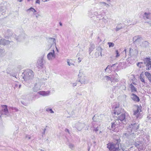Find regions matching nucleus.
I'll return each instance as SVG.
<instances>
[{
  "mask_svg": "<svg viewBox=\"0 0 151 151\" xmlns=\"http://www.w3.org/2000/svg\"><path fill=\"white\" fill-rule=\"evenodd\" d=\"M23 78L24 80L28 83L34 78V73L32 70L30 69H27L24 72Z\"/></svg>",
  "mask_w": 151,
  "mask_h": 151,
  "instance_id": "1",
  "label": "nucleus"
},
{
  "mask_svg": "<svg viewBox=\"0 0 151 151\" xmlns=\"http://www.w3.org/2000/svg\"><path fill=\"white\" fill-rule=\"evenodd\" d=\"M139 127V124L137 123L131 124L129 125L127 129L129 133L128 135L133 137L134 135V132L137 131Z\"/></svg>",
  "mask_w": 151,
  "mask_h": 151,
  "instance_id": "2",
  "label": "nucleus"
},
{
  "mask_svg": "<svg viewBox=\"0 0 151 151\" xmlns=\"http://www.w3.org/2000/svg\"><path fill=\"white\" fill-rule=\"evenodd\" d=\"M129 118H130V117L127 113H126L121 114L116 120L119 121L121 122V125H122V124H125L126 122L127 119Z\"/></svg>",
  "mask_w": 151,
  "mask_h": 151,
  "instance_id": "3",
  "label": "nucleus"
},
{
  "mask_svg": "<svg viewBox=\"0 0 151 151\" xmlns=\"http://www.w3.org/2000/svg\"><path fill=\"white\" fill-rule=\"evenodd\" d=\"M120 126H122L121 125V122L118 120L116 119L114 120L111 123V127L110 129L115 132H117V129Z\"/></svg>",
  "mask_w": 151,
  "mask_h": 151,
  "instance_id": "4",
  "label": "nucleus"
},
{
  "mask_svg": "<svg viewBox=\"0 0 151 151\" xmlns=\"http://www.w3.org/2000/svg\"><path fill=\"white\" fill-rule=\"evenodd\" d=\"M107 148L111 151H119V144L117 142L116 144L113 143H109L107 144Z\"/></svg>",
  "mask_w": 151,
  "mask_h": 151,
  "instance_id": "5",
  "label": "nucleus"
},
{
  "mask_svg": "<svg viewBox=\"0 0 151 151\" xmlns=\"http://www.w3.org/2000/svg\"><path fill=\"white\" fill-rule=\"evenodd\" d=\"M124 64V63H121L120 62L118 65L117 64H113L112 65H108L106 68L105 69V71L106 72L108 73H110L112 71V67H113L116 66L117 68H119L120 67L122 66V65Z\"/></svg>",
  "mask_w": 151,
  "mask_h": 151,
  "instance_id": "6",
  "label": "nucleus"
},
{
  "mask_svg": "<svg viewBox=\"0 0 151 151\" xmlns=\"http://www.w3.org/2000/svg\"><path fill=\"white\" fill-rule=\"evenodd\" d=\"M144 63L146 65L147 70H151V61L149 58H147L144 60Z\"/></svg>",
  "mask_w": 151,
  "mask_h": 151,
  "instance_id": "7",
  "label": "nucleus"
},
{
  "mask_svg": "<svg viewBox=\"0 0 151 151\" xmlns=\"http://www.w3.org/2000/svg\"><path fill=\"white\" fill-rule=\"evenodd\" d=\"M119 104L116 105V103H114L112 105L113 108H114V110L113 111V112L115 115H117L119 114L121 112V109L119 108Z\"/></svg>",
  "mask_w": 151,
  "mask_h": 151,
  "instance_id": "8",
  "label": "nucleus"
},
{
  "mask_svg": "<svg viewBox=\"0 0 151 151\" xmlns=\"http://www.w3.org/2000/svg\"><path fill=\"white\" fill-rule=\"evenodd\" d=\"M135 107L137 109L134 111L133 115L137 118L139 117L140 112L141 111V110L140 107H139L138 105H136Z\"/></svg>",
  "mask_w": 151,
  "mask_h": 151,
  "instance_id": "9",
  "label": "nucleus"
},
{
  "mask_svg": "<svg viewBox=\"0 0 151 151\" xmlns=\"http://www.w3.org/2000/svg\"><path fill=\"white\" fill-rule=\"evenodd\" d=\"M55 51L53 50L52 52H50L47 55V58L49 60H51L55 58Z\"/></svg>",
  "mask_w": 151,
  "mask_h": 151,
  "instance_id": "10",
  "label": "nucleus"
},
{
  "mask_svg": "<svg viewBox=\"0 0 151 151\" xmlns=\"http://www.w3.org/2000/svg\"><path fill=\"white\" fill-rule=\"evenodd\" d=\"M78 82L81 83V84H85V76L82 73L79 72L78 74Z\"/></svg>",
  "mask_w": 151,
  "mask_h": 151,
  "instance_id": "11",
  "label": "nucleus"
},
{
  "mask_svg": "<svg viewBox=\"0 0 151 151\" xmlns=\"http://www.w3.org/2000/svg\"><path fill=\"white\" fill-rule=\"evenodd\" d=\"M143 17L144 19L145 20L148 19V22H150V24H151V13L145 12L143 15Z\"/></svg>",
  "mask_w": 151,
  "mask_h": 151,
  "instance_id": "12",
  "label": "nucleus"
},
{
  "mask_svg": "<svg viewBox=\"0 0 151 151\" xmlns=\"http://www.w3.org/2000/svg\"><path fill=\"white\" fill-rule=\"evenodd\" d=\"M42 83L40 82H37L35 84V86L33 88L34 91L36 92L40 90L41 88Z\"/></svg>",
  "mask_w": 151,
  "mask_h": 151,
  "instance_id": "13",
  "label": "nucleus"
},
{
  "mask_svg": "<svg viewBox=\"0 0 151 151\" xmlns=\"http://www.w3.org/2000/svg\"><path fill=\"white\" fill-rule=\"evenodd\" d=\"M2 107L3 108V109L1 111V114H5L6 115L8 113V111L7 108V106L5 105H2Z\"/></svg>",
  "mask_w": 151,
  "mask_h": 151,
  "instance_id": "14",
  "label": "nucleus"
},
{
  "mask_svg": "<svg viewBox=\"0 0 151 151\" xmlns=\"http://www.w3.org/2000/svg\"><path fill=\"white\" fill-rule=\"evenodd\" d=\"M97 51L95 53L96 57H98L100 55L101 57L102 56V51L103 49L100 47H98L96 49Z\"/></svg>",
  "mask_w": 151,
  "mask_h": 151,
  "instance_id": "15",
  "label": "nucleus"
},
{
  "mask_svg": "<svg viewBox=\"0 0 151 151\" xmlns=\"http://www.w3.org/2000/svg\"><path fill=\"white\" fill-rule=\"evenodd\" d=\"M50 91H40L38 92L39 94L43 96H47L50 94Z\"/></svg>",
  "mask_w": 151,
  "mask_h": 151,
  "instance_id": "16",
  "label": "nucleus"
},
{
  "mask_svg": "<svg viewBox=\"0 0 151 151\" xmlns=\"http://www.w3.org/2000/svg\"><path fill=\"white\" fill-rule=\"evenodd\" d=\"M131 98L134 101L138 102L140 101L139 97L134 93L131 94Z\"/></svg>",
  "mask_w": 151,
  "mask_h": 151,
  "instance_id": "17",
  "label": "nucleus"
},
{
  "mask_svg": "<svg viewBox=\"0 0 151 151\" xmlns=\"http://www.w3.org/2000/svg\"><path fill=\"white\" fill-rule=\"evenodd\" d=\"M43 58H41L38 60L37 61V67L39 68H42L43 67Z\"/></svg>",
  "mask_w": 151,
  "mask_h": 151,
  "instance_id": "18",
  "label": "nucleus"
},
{
  "mask_svg": "<svg viewBox=\"0 0 151 151\" xmlns=\"http://www.w3.org/2000/svg\"><path fill=\"white\" fill-rule=\"evenodd\" d=\"M96 10H97V11H96L95 12H93V15H95L96 16L97 15H101L102 13H103L102 12L103 11V10L102 8L99 9H96Z\"/></svg>",
  "mask_w": 151,
  "mask_h": 151,
  "instance_id": "19",
  "label": "nucleus"
},
{
  "mask_svg": "<svg viewBox=\"0 0 151 151\" xmlns=\"http://www.w3.org/2000/svg\"><path fill=\"white\" fill-rule=\"evenodd\" d=\"M10 42L8 40H6L4 39H1L0 40V45H8Z\"/></svg>",
  "mask_w": 151,
  "mask_h": 151,
  "instance_id": "20",
  "label": "nucleus"
},
{
  "mask_svg": "<svg viewBox=\"0 0 151 151\" xmlns=\"http://www.w3.org/2000/svg\"><path fill=\"white\" fill-rule=\"evenodd\" d=\"M105 76L104 77V79L105 81H112V78H113V77L110 76Z\"/></svg>",
  "mask_w": 151,
  "mask_h": 151,
  "instance_id": "21",
  "label": "nucleus"
},
{
  "mask_svg": "<svg viewBox=\"0 0 151 151\" xmlns=\"http://www.w3.org/2000/svg\"><path fill=\"white\" fill-rule=\"evenodd\" d=\"M145 75L148 80L150 83H151V75L148 72H145Z\"/></svg>",
  "mask_w": 151,
  "mask_h": 151,
  "instance_id": "22",
  "label": "nucleus"
},
{
  "mask_svg": "<svg viewBox=\"0 0 151 151\" xmlns=\"http://www.w3.org/2000/svg\"><path fill=\"white\" fill-rule=\"evenodd\" d=\"M129 87L131 88L132 92H135L137 91V89L134 87L132 84H131L129 85Z\"/></svg>",
  "mask_w": 151,
  "mask_h": 151,
  "instance_id": "23",
  "label": "nucleus"
},
{
  "mask_svg": "<svg viewBox=\"0 0 151 151\" xmlns=\"http://www.w3.org/2000/svg\"><path fill=\"white\" fill-rule=\"evenodd\" d=\"M78 125L79 127H78L77 129L78 131H81V129L84 126V124L83 123H79L78 124Z\"/></svg>",
  "mask_w": 151,
  "mask_h": 151,
  "instance_id": "24",
  "label": "nucleus"
},
{
  "mask_svg": "<svg viewBox=\"0 0 151 151\" xmlns=\"http://www.w3.org/2000/svg\"><path fill=\"white\" fill-rule=\"evenodd\" d=\"M114 76L115 77V78H114L113 77V78H112V80H113L114 81L116 82H117L119 81V76H118V75L117 74V73H115Z\"/></svg>",
  "mask_w": 151,
  "mask_h": 151,
  "instance_id": "25",
  "label": "nucleus"
},
{
  "mask_svg": "<svg viewBox=\"0 0 151 151\" xmlns=\"http://www.w3.org/2000/svg\"><path fill=\"white\" fill-rule=\"evenodd\" d=\"M124 26L122 24H119V25L117 26L115 29L116 31H118L120 29H122Z\"/></svg>",
  "mask_w": 151,
  "mask_h": 151,
  "instance_id": "26",
  "label": "nucleus"
},
{
  "mask_svg": "<svg viewBox=\"0 0 151 151\" xmlns=\"http://www.w3.org/2000/svg\"><path fill=\"white\" fill-rule=\"evenodd\" d=\"M30 11L33 12V14L35 15V12H36V11L35 9L32 7H31L30 8L28 9L27 10V12H29Z\"/></svg>",
  "mask_w": 151,
  "mask_h": 151,
  "instance_id": "27",
  "label": "nucleus"
},
{
  "mask_svg": "<svg viewBox=\"0 0 151 151\" xmlns=\"http://www.w3.org/2000/svg\"><path fill=\"white\" fill-rule=\"evenodd\" d=\"M134 39H135L134 42H139L140 40H141L142 38L140 37L139 36H135L134 38Z\"/></svg>",
  "mask_w": 151,
  "mask_h": 151,
  "instance_id": "28",
  "label": "nucleus"
},
{
  "mask_svg": "<svg viewBox=\"0 0 151 151\" xmlns=\"http://www.w3.org/2000/svg\"><path fill=\"white\" fill-rule=\"evenodd\" d=\"M95 46L94 45H91L90 47L89 48V54H90L91 52H92L93 50L94 49Z\"/></svg>",
  "mask_w": 151,
  "mask_h": 151,
  "instance_id": "29",
  "label": "nucleus"
},
{
  "mask_svg": "<svg viewBox=\"0 0 151 151\" xmlns=\"http://www.w3.org/2000/svg\"><path fill=\"white\" fill-rule=\"evenodd\" d=\"M68 64L69 66L74 65V64H73L71 60L67 59V61Z\"/></svg>",
  "mask_w": 151,
  "mask_h": 151,
  "instance_id": "30",
  "label": "nucleus"
},
{
  "mask_svg": "<svg viewBox=\"0 0 151 151\" xmlns=\"http://www.w3.org/2000/svg\"><path fill=\"white\" fill-rule=\"evenodd\" d=\"M143 74H141L140 75V76L139 77V79L141 80V81L144 83H145V79L144 77L143 76Z\"/></svg>",
  "mask_w": 151,
  "mask_h": 151,
  "instance_id": "31",
  "label": "nucleus"
},
{
  "mask_svg": "<svg viewBox=\"0 0 151 151\" xmlns=\"http://www.w3.org/2000/svg\"><path fill=\"white\" fill-rule=\"evenodd\" d=\"M137 65L138 67L141 68L144 66V64L143 62H140L138 63L137 64Z\"/></svg>",
  "mask_w": 151,
  "mask_h": 151,
  "instance_id": "32",
  "label": "nucleus"
},
{
  "mask_svg": "<svg viewBox=\"0 0 151 151\" xmlns=\"http://www.w3.org/2000/svg\"><path fill=\"white\" fill-rule=\"evenodd\" d=\"M46 110L48 112H49L53 114L54 113V112L52 110V109L49 108H46Z\"/></svg>",
  "mask_w": 151,
  "mask_h": 151,
  "instance_id": "33",
  "label": "nucleus"
},
{
  "mask_svg": "<svg viewBox=\"0 0 151 151\" xmlns=\"http://www.w3.org/2000/svg\"><path fill=\"white\" fill-rule=\"evenodd\" d=\"M107 44L109 45V47H112L114 46V44L111 42H108Z\"/></svg>",
  "mask_w": 151,
  "mask_h": 151,
  "instance_id": "34",
  "label": "nucleus"
},
{
  "mask_svg": "<svg viewBox=\"0 0 151 151\" xmlns=\"http://www.w3.org/2000/svg\"><path fill=\"white\" fill-rule=\"evenodd\" d=\"M68 145L69 148L71 149V150H73L74 147V145L72 143H70L68 144Z\"/></svg>",
  "mask_w": 151,
  "mask_h": 151,
  "instance_id": "35",
  "label": "nucleus"
},
{
  "mask_svg": "<svg viewBox=\"0 0 151 151\" xmlns=\"http://www.w3.org/2000/svg\"><path fill=\"white\" fill-rule=\"evenodd\" d=\"M24 38L22 36H18V38H16V39L17 41H22V40Z\"/></svg>",
  "mask_w": 151,
  "mask_h": 151,
  "instance_id": "36",
  "label": "nucleus"
},
{
  "mask_svg": "<svg viewBox=\"0 0 151 151\" xmlns=\"http://www.w3.org/2000/svg\"><path fill=\"white\" fill-rule=\"evenodd\" d=\"M145 146H140L138 148L139 151H143L145 150Z\"/></svg>",
  "mask_w": 151,
  "mask_h": 151,
  "instance_id": "37",
  "label": "nucleus"
},
{
  "mask_svg": "<svg viewBox=\"0 0 151 151\" xmlns=\"http://www.w3.org/2000/svg\"><path fill=\"white\" fill-rule=\"evenodd\" d=\"M4 52L5 50L4 49H0V56H3Z\"/></svg>",
  "mask_w": 151,
  "mask_h": 151,
  "instance_id": "38",
  "label": "nucleus"
},
{
  "mask_svg": "<svg viewBox=\"0 0 151 151\" xmlns=\"http://www.w3.org/2000/svg\"><path fill=\"white\" fill-rule=\"evenodd\" d=\"M115 54L116 55L115 56V57L116 58H118L120 56V54L118 50H116L115 51Z\"/></svg>",
  "mask_w": 151,
  "mask_h": 151,
  "instance_id": "39",
  "label": "nucleus"
},
{
  "mask_svg": "<svg viewBox=\"0 0 151 151\" xmlns=\"http://www.w3.org/2000/svg\"><path fill=\"white\" fill-rule=\"evenodd\" d=\"M100 4L102 6H105L106 5V3L104 2H100Z\"/></svg>",
  "mask_w": 151,
  "mask_h": 151,
  "instance_id": "40",
  "label": "nucleus"
},
{
  "mask_svg": "<svg viewBox=\"0 0 151 151\" xmlns=\"http://www.w3.org/2000/svg\"><path fill=\"white\" fill-rule=\"evenodd\" d=\"M115 57L114 56H112L110 57V60L111 61H113L115 60Z\"/></svg>",
  "mask_w": 151,
  "mask_h": 151,
  "instance_id": "41",
  "label": "nucleus"
},
{
  "mask_svg": "<svg viewBox=\"0 0 151 151\" xmlns=\"http://www.w3.org/2000/svg\"><path fill=\"white\" fill-rule=\"evenodd\" d=\"M71 83L72 84V86L73 87L76 86L77 85V83Z\"/></svg>",
  "mask_w": 151,
  "mask_h": 151,
  "instance_id": "42",
  "label": "nucleus"
},
{
  "mask_svg": "<svg viewBox=\"0 0 151 151\" xmlns=\"http://www.w3.org/2000/svg\"><path fill=\"white\" fill-rule=\"evenodd\" d=\"M50 39L52 40L53 43L55 44V38H50Z\"/></svg>",
  "mask_w": 151,
  "mask_h": 151,
  "instance_id": "43",
  "label": "nucleus"
},
{
  "mask_svg": "<svg viewBox=\"0 0 151 151\" xmlns=\"http://www.w3.org/2000/svg\"><path fill=\"white\" fill-rule=\"evenodd\" d=\"M12 110L14 111H18V109L16 108L12 107Z\"/></svg>",
  "mask_w": 151,
  "mask_h": 151,
  "instance_id": "44",
  "label": "nucleus"
},
{
  "mask_svg": "<svg viewBox=\"0 0 151 151\" xmlns=\"http://www.w3.org/2000/svg\"><path fill=\"white\" fill-rule=\"evenodd\" d=\"M82 59V58H81L80 57H78V63H80Z\"/></svg>",
  "mask_w": 151,
  "mask_h": 151,
  "instance_id": "45",
  "label": "nucleus"
},
{
  "mask_svg": "<svg viewBox=\"0 0 151 151\" xmlns=\"http://www.w3.org/2000/svg\"><path fill=\"white\" fill-rule=\"evenodd\" d=\"M26 138H28V139H31L30 136L28 135H27L26 136Z\"/></svg>",
  "mask_w": 151,
  "mask_h": 151,
  "instance_id": "46",
  "label": "nucleus"
},
{
  "mask_svg": "<svg viewBox=\"0 0 151 151\" xmlns=\"http://www.w3.org/2000/svg\"><path fill=\"white\" fill-rule=\"evenodd\" d=\"M99 130V128L98 127H97L96 129H95L94 130L97 132V131H98Z\"/></svg>",
  "mask_w": 151,
  "mask_h": 151,
  "instance_id": "47",
  "label": "nucleus"
},
{
  "mask_svg": "<svg viewBox=\"0 0 151 151\" xmlns=\"http://www.w3.org/2000/svg\"><path fill=\"white\" fill-rule=\"evenodd\" d=\"M65 131L66 132H68L69 134H70V132H69V131L68 130V129H65Z\"/></svg>",
  "mask_w": 151,
  "mask_h": 151,
  "instance_id": "48",
  "label": "nucleus"
},
{
  "mask_svg": "<svg viewBox=\"0 0 151 151\" xmlns=\"http://www.w3.org/2000/svg\"><path fill=\"white\" fill-rule=\"evenodd\" d=\"M18 85L19 83H16L15 84L14 88H17Z\"/></svg>",
  "mask_w": 151,
  "mask_h": 151,
  "instance_id": "49",
  "label": "nucleus"
},
{
  "mask_svg": "<svg viewBox=\"0 0 151 151\" xmlns=\"http://www.w3.org/2000/svg\"><path fill=\"white\" fill-rule=\"evenodd\" d=\"M36 3L40 4V0H36Z\"/></svg>",
  "mask_w": 151,
  "mask_h": 151,
  "instance_id": "50",
  "label": "nucleus"
},
{
  "mask_svg": "<svg viewBox=\"0 0 151 151\" xmlns=\"http://www.w3.org/2000/svg\"><path fill=\"white\" fill-rule=\"evenodd\" d=\"M98 41L99 42H100L101 41V39L99 37H98Z\"/></svg>",
  "mask_w": 151,
  "mask_h": 151,
  "instance_id": "51",
  "label": "nucleus"
},
{
  "mask_svg": "<svg viewBox=\"0 0 151 151\" xmlns=\"http://www.w3.org/2000/svg\"><path fill=\"white\" fill-rule=\"evenodd\" d=\"M46 130V128H45L44 129H43V132H42L43 134H45Z\"/></svg>",
  "mask_w": 151,
  "mask_h": 151,
  "instance_id": "52",
  "label": "nucleus"
},
{
  "mask_svg": "<svg viewBox=\"0 0 151 151\" xmlns=\"http://www.w3.org/2000/svg\"><path fill=\"white\" fill-rule=\"evenodd\" d=\"M148 42L147 41H145L143 42V43L144 44H148Z\"/></svg>",
  "mask_w": 151,
  "mask_h": 151,
  "instance_id": "53",
  "label": "nucleus"
},
{
  "mask_svg": "<svg viewBox=\"0 0 151 151\" xmlns=\"http://www.w3.org/2000/svg\"><path fill=\"white\" fill-rule=\"evenodd\" d=\"M132 50H133V49H132V48H130L129 49V52H130V53L131 52H132Z\"/></svg>",
  "mask_w": 151,
  "mask_h": 151,
  "instance_id": "54",
  "label": "nucleus"
},
{
  "mask_svg": "<svg viewBox=\"0 0 151 151\" xmlns=\"http://www.w3.org/2000/svg\"><path fill=\"white\" fill-rule=\"evenodd\" d=\"M33 99H32V100H35V98H34V97H35V96H36V95L33 94Z\"/></svg>",
  "mask_w": 151,
  "mask_h": 151,
  "instance_id": "55",
  "label": "nucleus"
},
{
  "mask_svg": "<svg viewBox=\"0 0 151 151\" xmlns=\"http://www.w3.org/2000/svg\"><path fill=\"white\" fill-rule=\"evenodd\" d=\"M96 115H95L93 118V120H94L95 119H96Z\"/></svg>",
  "mask_w": 151,
  "mask_h": 151,
  "instance_id": "56",
  "label": "nucleus"
},
{
  "mask_svg": "<svg viewBox=\"0 0 151 151\" xmlns=\"http://www.w3.org/2000/svg\"><path fill=\"white\" fill-rule=\"evenodd\" d=\"M7 32H9V33L11 32V33H12V32H11V31L10 29L8 30L7 31Z\"/></svg>",
  "mask_w": 151,
  "mask_h": 151,
  "instance_id": "57",
  "label": "nucleus"
},
{
  "mask_svg": "<svg viewBox=\"0 0 151 151\" xmlns=\"http://www.w3.org/2000/svg\"><path fill=\"white\" fill-rule=\"evenodd\" d=\"M105 6L106 7H108V6H109V5L108 4H106V5Z\"/></svg>",
  "mask_w": 151,
  "mask_h": 151,
  "instance_id": "58",
  "label": "nucleus"
},
{
  "mask_svg": "<svg viewBox=\"0 0 151 151\" xmlns=\"http://www.w3.org/2000/svg\"><path fill=\"white\" fill-rule=\"evenodd\" d=\"M123 53H124L125 54H126V50L125 49L123 52Z\"/></svg>",
  "mask_w": 151,
  "mask_h": 151,
  "instance_id": "59",
  "label": "nucleus"
},
{
  "mask_svg": "<svg viewBox=\"0 0 151 151\" xmlns=\"http://www.w3.org/2000/svg\"><path fill=\"white\" fill-rule=\"evenodd\" d=\"M23 0H17V1H19V2H22Z\"/></svg>",
  "mask_w": 151,
  "mask_h": 151,
  "instance_id": "60",
  "label": "nucleus"
},
{
  "mask_svg": "<svg viewBox=\"0 0 151 151\" xmlns=\"http://www.w3.org/2000/svg\"><path fill=\"white\" fill-rule=\"evenodd\" d=\"M19 88H20L21 87V85H20V84H19Z\"/></svg>",
  "mask_w": 151,
  "mask_h": 151,
  "instance_id": "61",
  "label": "nucleus"
},
{
  "mask_svg": "<svg viewBox=\"0 0 151 151\" xmlns=\"http://www.w3.org/2000/svg\"><path fill=\"white\" fill-rule=\"evenodd\" d=\"M59 24L60 26H62V24L61 22H60Z\"/></svg>",
  "mask_w": 151,
  "mask_h": 151,
  "instance_id": "62",
  "label": "nucleus"
},
{
  "mask_svg": "<svg viewBox=\"0 0 151 151\" xmlns=\"http://www.w3.org/2000/svg\"><path fill=\"white\" fill-rule=\"evenodd\" d=\"M49 0H45V1H44V2H47V1H48Z\"/></svg>",
  "mask_w": 151,
  "mask_h": 151,
  "instance_id": "63",
  "label": "nucleus"
},
{
  "mask_svg": "<svg viewBox=\"0 0 151 151\" xmlns=\"http://www.w3.org/2000/svg\"><path fill=\"white\" fill-rule=\"evenodd\" d=\"M120 69H123V67L122 66L121 67H120Z\"/></svg>",
  "mask_w": 151,
  "mask_h": 151,
  "instance_id": "64",
  "label": "nucleus"
}]
</instances>
